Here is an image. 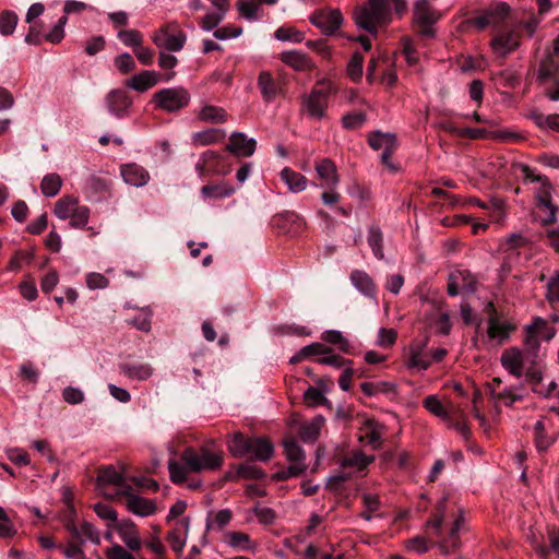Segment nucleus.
<instances>
[{"label": "nucleus", "mask_w": 559, "mask_h": 559, "mask_svg": "<svg viewBox=\"0 0 559 559\" xmlns=\"http://www.w3.org/2000/svg\"><path fill=\"white\" fill-rule=\"evenodd\" d=\"M491 26L498 27L507 19L510 13V7L506 2L491 5L485 11Z\"/></svg>", "instance_id": "nucleus-40"}, {"label": "nucleus", "mask_w": 559, "mask_h": 559, "mask_svg": "<svg viewBox=\"0 0 559 559\" xmlns=\"http://www.w3.org/2000/svg\"><path fill=\"white\" fill-rule=\"evenodd\" d=\"M317 361L320 365L333 366L334 368H337V369L343 368V367L346 368L347 366L353 365V360L345 359L337 354H333L332 352L318 358Z\"/></svg>", "instance_id": "nucleus-63"}, {"label": "nucleus", "mask_w": 559, "mask_h": 559, "mask_svg": "<svg viewBox=\"0 0 559 559\" xmlns=\"http://www.w3.org/2000/svg\"><path fill=\"white\" fill-rule=\"evenodd\" d=\"M374 460L373 456H367L362 452H354L350 455L343 457L341 466L343 468L353 467L356 471L365 469Z\"/></svg>", "instance_id": "nucleus-37"}, {"label": "nucleus", "mask_w": 559, "mask_h": 559, "mask_svg": "<svg viewBox=\"0 0 559 559\" xmlns=\"http://www.w3.org/2000/svg\"><path fill=\"white\" fill-rule=\"evenodd\" d=\"M527 117L543 131L551 130L559 133V114L545 116L540 111L534 109L530 111Z\"/></svg>", "instance_id": "nucleus-25"}, {"label": "nucleus", "mask_w": 559, "mask_h": 559, "mask_svg": "<svg viewBox=\"0 0 559 559\" xmlns=\"http://www.w3.org/2000/svg\"><path fill=\"white\" fill-rule=\"evenodd\" d=\"M75 508L73 504H70L67 513L63 516V525L64 528L70 533L73 539H79L81 543H84V539L81 538L79 526L75 524Z\"/></svg>", "instance_id": "nucleus-53"}, {"label": "nucleus", "mask_w": 559, "mask_h": 559, "mask_svg": "<svg viewBox=\"0 0 559 559\" xmlns=\"http://www.w3.org/2000/svg\"><path fill=\"white\" fill-rule=\"evenodd\" d=\"M312 25L325 36L334 35L343 24V14L338 9H318L309 17Z\"/></svg>", "instance_id": "nucleus-7"}, {"label": "nucleus", "mask_w": 559, "mask_h": 559, "mask_svg": "<svg viewBox=\"0 0 559 559\" xmlns=\"http://www.w3.org/2000/svg\"><path fill=\"white\" fill-rule=\"evenodd\" d=\"M68 22V17L62 15L52 29L45 35V40L51 44H59L64 38V26Z\"/></svg>", "instance_id": "nucleus-60"}, {"label": "nucleus", "mask_w": 559, "mask_h": 559, "mask_svg": "<svg viewBox=\"0 0 559 559\" xmlns=\"http://www.w3.org/2000/svg\"><path fill=\"white\" fill-rule=\"evenodd\" d=\"M123 473L119 472L114 465H107L99 468L97 474V485H123Z\"/></svg>", "instance_id": "nucleus-31"}, {"label": "nucleus", "mask_w": 559, "mask_h": 559, "mask_svg": "<svg viewBox=\"0 0 559 559\" xmlns=\"http://www.w3.org/2000/svg\"><path fill=\"white\" fill-rule=\"evenodd\" d=\"M336 84L329 79L318 80L310 93L301 97L300 111L317 121L326 116L329 100L337 93Z\"/></svg>", "instance_id": "nucleus-3"}, {"label": "nucleus", "mask_w": 559, "mask_h": 559, "mask_svg": "<svg viewBox=\"0 0 559 559\" xmlns=\"http://www.w3.org/2000/svg\"><path fill=\"white\" fill-rule=\"evenodd\" d=\"M106 105L110 114L120 119L129 115L132 99L123 90H111L106 95Z\"/></svg>", "instance_id": "nucleus-9"}, {"label": "nucleus", "mask_w": 559, "mask_h": 559, "mask_svg": "<svg viewBox=\"0 0 559 559\" xmlns=\"http://www.w3.org/2000/svg\"><path fill=\"white\" fill-rule=\"evenodd\" d=\"M537 325H546V321L542 318H536L533 324L526 326V335L524 338V344L534 356L537 355L540 347V342L535 334Z\"/></svg>", "instance_id": "nucleus-41"}, {"label": "nucleus", "mask_w": 559, "mask_h": 559, "mask_svg": "<svg viewBox=\"0 0 559 559\" xmlns=\"http://www.w3.org/2000/svg\"><path fill=\"white\" fill-rule=\"evenodd\" d=\"M126 508L129 512L143 518L154 514L157 510L154 500L138 495H129V499L126 500Z\"/></svg>", "instance_id": "nucleus-17"}, {"label": "nucleus", "mask_w": 559, "mask_h": 559, "mask_svg": "<svg viewBox=\"0 0 559 559\" xmlns=\"http://www.w3.org/2000/svg\"><path fill=\"white\" fill-rule=\"evenodd\" d=\"M281 61L293 68L295 71L307 72L314 69L310 57L298 50L284 51L281 53Z\"/></svg>", "instance_id": "nucleus-15"}, {"label": "nucleus", "mask_w": 559, "mask_h": 559, "mask_svg": "<svg viewBox=\"0 0 559 559\" xmlns=\"http://www.w3.org/2000/svg\"><path fill=\"white\" fill-rule=\"evenodd\" d=\"M258 87L261 91L263 100L266 103L273 102L281 92L278 83L269 71L260 72L258 76Z\"/></svg>", "instance_id": "nucleus-21"}, {"label": "nucleus", "mask_w": 559, "mask_h": 559, "mask_svg": "<svg viewBox=\"0 0 559 559\" xmlns=\"http://www.w3.org/2000/svg\"><path fill=\"white\" fill-rule=\"evenodd\" d=\"M120 371L132 380L144 381L152 377L153 368L148 364H120Z\"/></svg>", "instance_id": "nucleus-24"}, {"label": "nucleus", "mask_w": 559, "mask_h": 559, "mask_svg": "<svg viewBox=\"0 0 559 559\" xmlns=\"http://www.w3.org/2000/svg\"><path fill=\"white\" fill-rule=\"evenodd\" d=\"M118 38L127 47L135 49L143 43V35L138 29H121L118 32Z\"/></svg>", "instance_id": "nucleus-55"}, {"label": "nucleus", "mask_w": 559, "mask_h": 559, "mask_svg": "<svg viewBox=\"0 0 559 559\" xmlns=\"http://www.w3.org/2000/svg\"><path fill=\"white\" fill-rule=\"evenodd\" d=\"M364 56L360 52H355L349 59L346 73L352 81L358 82L362 76Z\"/></svg>", "instance_id": "nucleus-49"}, {"label": "nucleus", "mask_w": 559, "mask_h": 559, "mask_svg": "<svg viewBox=\"0 0 559 559\" xmlns=\"http://www.w3.org/2000/svg\"><path fill=\"white\" fill-rule=\"evenodd\" d=\"M490 46L497 55L506 57L518 48L519 40L512 32L501 33L491 39Z\"/></svg>", "instance_id": "nucleus-20"}, {"label": "nucleus", "mask_w": 559, "mask_h": 559, "mask_svg": "<svg viewBox=\"0 0 559 559\" xmlns=\"http://www.w3.org/2000/svg\"><path fill=\"white\" fill-rule=\"evenodd\" d=\"M265 472L260 466L248 461L237 466V477L242 479H262L265 477Z\"/></svg>", "instance_id": "nucleus-43"}, {"label": "nucleus", "mask_w": 559, "mask_h": 559, "mask_svg": "<svg viewBox=\"0 0 559 559\" xmlns=\"http://www.w3.org/2000/svg\"><path fill=\"white\" fill-rule=\"evenodd\" d=\"M489 135L506 142H512L522 139L520 134L507 131L489 132L486 129L479 128H463L461 131H459V136L472 140L486 139Z\"/></svg>", "instance_id": "nucleus-14"}, {"label": "nucleus", "mask_w": 559, "mask_h": 559, "mask_svg": "<svg viewBox=\"0 0 559 559\" xmlns=\"http://www.w3.org/2000/svg\"><path fill=\"white\" fill-rule=\"evenodd\" d=\"M360 389L366 396L371 397L380 393H389L394 391V385L386 381L362 382L360 384Z\"/></svg>", "instance_id": "nucleus-46"}, {"label": "nucleus", "mask_w": 559, "mask_h": 559, "mask_svg": "<svg viewBox=\"0 0 559 559\" xmlns=\"http://www.w3.org/2000/svg\"><path fill=\"white\" fill-rule=\"evenodd\" d=\"M394 12L401 17L407 11L406 0H390ZM353 19L356 25L366 32L377 36L378 27L390 23L391 10L389 0H367L355 9Z\"/></svg>", "instance_id": "nucleus-1"}, {"label": "nucleus", "mask_w": 559, "mask_h": 559, "mask_svg": "<svg viewBox=\"0 0 559 559\" xmlns=\"http://www.w3.org/2000/svg\"><path fill=\"white\" fill-rule=\"evenodd\" d=\"M121 176L128 185L134 187H143L150 180L147 170L135 163L122 165Z\"/></svg>", "instance_id": "nucleus-16"}, {"label": "nucleus", "mask_w": 559, "mask_h": 559, "mask_svg": "<svg viewBox=\"0 0 559 559\" xmlns=\"http://www.w3.org/2000/svg\"><path fill=\"white\" fill-rule=\"evenodd\" d=\"M190 94L185 87H167L154 93L152 103L156 108L175 112L188 106Z\"/></svg>", "instance_id": "nucleus-5"}, {"label": "nucleus", "mask_w": 559, "mask_h": 559, "mask_svg": "<svg viewBox=\"0 0 559 559\" xmlns=\"http://www.w3.org/2000/svg\"><path fill=\"white\" fill-rule=\"evenodd\" d=\"M314 169L321 180L320 187L335 189L340 182L335 163L330 158H321L316 162Z\"/></svg>", "instance_id": "nucleus-11"}, {"label": "nucleus", "mask_w": 559, "mask_h": 559, "mask_svg": "<svg viewBox=\"0 0 559 559\" xmlns=\"http://www.w3.org/2000/svg\"><path fill=\"white\" fill-rule=\"evenodd\" d=\"M447 509V498H441L433 510L432 518L426 522L427 532H432L436 536H441V525L444 520Z\"/></svg>", "instance_id": "nucleus-29"}, {"label": "nucleus", "mask_w": 559, "mask_h": 559, "mask_svg": "<svg viewBox=\"0 0 559 559\" xmlns=\"http://www.w3.org/2000/svg\"><path fill=\"white\" fill-rule=\"evenodd\" d=\"M307 468L308 466L306 464L293 463L287 468L274 473L271 478L275 481H284L292 477H298L302 475Z\"/></svg>", "instance_id": "nucleus-51"}, {"label": "nucleus", "mask_w": 559, "mask_h": 559, "mask_svg": "<svg viewBox=\"0 0 559 559\" xmlns=\"http://www.w3.org/2000/svg\"><path fill=\"white\" fill-rule=\"evenodd\" d=\"M515 330V325L510 322H500L496 316L488 319L487 335L491 340H498L504 343L509 340L510 333Z\"/></svg>", "instance_id": "nucleus-22"}, {"label": "nucleus", "mask_w": 559, "mask_h": 559, "mask_svg": "<svg viewBox=\"0 0 559 559\" xmlns=\"http://www.w3.org/2000/svg\"><path fill=\"white\" fill-rule=\"evenodd\" d=\"M227 544L233 548L248 550L252 548L250 536L242 532H228L225 535Z\"/></svg>", "instance_id": "nucleus-48"}, {"label": "nucleus", "mask_w": 559, "mask_h": 559, "mask_svg": "<svg viewBox=\"0 0 559 559\" xmlns=\"http://www.w3.org/2000/svg\"><path fill=\"white\" fill-rule=\"evenodd\" d=\"M90 209L85 205H78L70 217V226L73 228H84L88 222Z\"/></svg>", "instance_id": "nucleus-58"}, {"label": "nucleus", "mask_w": 559, "mask_h": 559, "mask_svg": "<svg viewBox=\"0 0 559 559\" xmlns=\"http://www.w3.org/2000/svg\"><path fill=\"white\" fill-rule=\"evenodd\" d=\"M19 17L15 12L5 10L0 14V34L3 36L12 35Z\"/></svg>", "instance_id": "nucleus-50"}, {"label": "nucleus", "mask_w": 559, "mask_h": 559, "mask_svg": "<svg viewBox=\"0 0 559 559\" xmlns=\"http://www.w3.org/2000/svg\"><path fill=\"white\" fill-rule=\"evenodd\" d=\"M115 528L119 534L120 538L124 543V545L130 550H140L142 547V542L140 538V534L135 523L131 520H121L116 525Z\"/></svg>", "instance_id": "nucleus-12"}, {"label": "nucleus", "mask_w": 559, "mask_h": 559, "mask_svg": "<svg viewBox=\"0 0 559 559\" xmlns=\"http://www.w3.org/2000/svg\"><path fill=\"white\" fill-rule=\"evenodd\" d=\"M353 285L365 296L376 299L377 287L372 278L360 270H355L350 274Z\"/></svg>", "instance_id": "nucleus-23"}, {"label": "nucleus", "mask_w": 559, "mask_h": 559, "mask_svg": "<svg viewBox=\"0 0 559 559\" xmlns=\"http://www.w3.org/2000/svg\"><path fill=\"white\" fill-rule=\"evenodd\" d=\"M367 120V115L362 111L348 112L342 117V126L347 130L360 128Z\"/></svg>", "instance_id": "nucleus-56"}, {"label": "nucleus", "mask_w": 559, "mask_h": 559, "mask_svg": "<svg viewBox=\"0 0 559 559\" xmlns=\"http://www.w3.org/2000/svg\"><path fill=\"white\" fill-rule=\"evenodd\" d=\"M62 186V179L58 174L46 175L40 182V191L47 198L56 197Z\"/></svg>", "instance_id": "nucleus-39"}, {"label": "nucleus", "mask_w": 559, "mask_h": 559, "mask_svg": "<svg viewBox=\"0 0 559 559\" xmlns=\"http://www.w3.org/2000/svg\"><path fill=\"white\" fill-rule=\"evenodd\" d=\"M502 367L515 378L523 376L524 358L523 353L518 347L506 349L500 358Z\"/></svg>", "instance_id": "nucleus-13"}, {"label": "nucleus", "mask_w": 559, "mask_h": 559, "mask_svg": "<svg viewBox=\"0 0 559 559\" xmlns=\"http://www.w3.org/2000/svg\"><path fill=\"white\" fill-rule=\"evenodd\" d=\"M424 406L435 416L441 418L442 420H448L451 418L452 408L447 409L443 404L435 396L429 395L424 400Z\"/></svg>", "instance_id": "nucleus-44"}, {"label": "nucleus", "mask_w": 559, "mask_h": 559, "mask_svg": "<svg viewBox=\"0 0 559 559\" xmlns=\"http://www.w3.org/2000/svg\"><path fill=\"white\" fill-rule=\"evenodd\" d=\"M78 205L79 201L76 198L66 195L56 202L53 213L58 218L67 219L71 217Z\"/></svg>", "instance_id": "nucleus-36"}, {"label": "nucleus", "mask_w": 559, "mask_h": 559, "mask_svg": "<svg viewBox=\"0 0 559 559\" xmlns=\"http://www.w3.org/2000/svg\"><path fill=\"white\" fill-rule=\"evenodd\" d=\"M559 74V62H557L552 58H548L540 62L537 71V79L540 82H545L547 80H554L556 83V80H558Z\"/></svg>", "instance_id": "nucleus-38"}, {"label": "nucleus", "mask_w": 559, "mask_h": 559, "mask_svg": "<svg viewBox=\"0 0 559 559\" xmlns=\"http://www.w3.org/2000/svg\"><path fill=\"white\" fill-rule=\"evenodd\" d=\"M235 188L226 181L214 185H205L201 188V194L204 199H223L231 195Z\"/></svg>", "instance_id": "nucleus-30"}, {"label": "nucleus", "mask_w": 559, "mask_h": 559, "mask_svg": "<svg viewBox=\"0 0 559 559\" xmlns=\"http://www.w3.org/2000/svg\"><path fill=\"white\" fill-rule=\"evenodd\" d=\"M226 136V133L222 129H206L200 132H197L192 135V141L197 145H211L215 143L222 142Z\"/></svg>", "instance_id": "nucleus-33"}, {"label": "nucleus", "mask_w": 559, "mask_h": 559, "mask_svg": "<svg viewBox=\"0 0 559 559\" xmlns=\"http://www.w3.org/2000/svg\"><path fill=\"white\" fill-rule=\"evenodd\" d=\"M396 135L394 133H383L379 130L373 131L368 134V144L369 146L374 150H381L386 147L388 144L395 143L396 142Z\"/></svg>", "instance_id": "nucleus-42"}, {"label": "nucleus", "mask_w": 559, "mask_h": 559, "mask_svg": "<svg viewBox=\"0 0 559 559\" xmlns=\"http://www.w3.org/2000/svg\"><path fill=\"white\" fill-rule=\"evenodd\" d=\"M152 41L158 48H163L168 51H180L187 41V35L186 33L169 35L153 34Z\"/></svg>", "instance_id": "nucleus-19"}, {"label": "nucleus", "mask_w": 559, "mask_h": 559, "mask_svg": "<svg viewBox=\"0 0 559 559\" xmlns=\"http://www.w3.org/2000/svg\"><path fill=\"white\" fill-rule=\"evenodd\" d=\"M281 178L287 185L289 191L294 193L304 191L308 185V179L302 174L289 167H285L281 171Z\"/></svg>", "instance_id": "nucleus-26"}, {"label": "nucleus", "mask_w": 559, "mask_h": 559, "mask_svg": "<svg viewBox=\"0 0 559 559\" xmlns=\"http://www.w3.org/2000/svg\"><path fill=\"white\" fill-rule=\"evenodd\" d=\"M238 11L241 17L248 21H254L260 17V4L255 0H241L237 3Z\"/></svg>", "instance_id": "nucleus-47"}, {"label": "nucleus", "mask_w": 559, "mask_h": 559, "mask_svg": "<svg viewBox=\"0 0 559 559\" xmlns=\"http://www.w3.org/2000/svg\"><path fill=\"white\" fill-rule=\"evenodd\" d=\"M159 81L160 75L157 72L145 70L130 78L126 85L129 88L143 93L155 86Z\"/></svg>", "instance_id": "nucleus-18"}, {"label": "nucleus", "mask_w": 559, "mask_h": 559, "mask_svg": "<svg viewBox=\"0 0 559 559\" xmlns=\"http://www.w3.org/2000/svg\"><path fill=\"white\" fill-rule=\"evenodd\" d=\"M536 199V205L539 209H546L547 214L545 217L542 218L543 225H550L554 224L557 219V212L558 206L552 203V197H551V185L549 180H545V182L540 183V187L535 195Z\"/></svg>", "instance_id": "nucleus-8"}, {"label": "nucleus", "mask_w": 559, "mask_h": 559, "mask_svg": "<svg viewBox=\"0 0 559 559\" xmlns=\"http://www.w3.org/2000/svg\"><path fill=\"white\" fill-rule=\"evenodd\" d=\"M198 118L204 122L224 123L227 121L228 115L222 107L205 105L200 109Z\"/></svg>", "instance_id": "nucleus-32"}, {"label": "nucleus", "mask_w": 559, "mask_h": 559, "mask_svg": "<svg viewBox=\"0 0 559 559\" xmlns=\"http://www.w3.org/2000/svg\"><path fill=\"white\" fill-rule=\"evenodd\" d=\"M408 368H416L418 370H427L431 362L423 358V346L411 347L409 358L407 361Z\"/></svg>", "instance_id": "nucleus-54"}, {"label": "nucleus", "mask_w": 559, "mask_h": 559, "mask_svg": "<svg viewBox=\"0 0 559 559\" xmlns=\"http://www.w3.org/2000/svg\"><path fill=\"white\" fill-rule=\"evenodd\" d=\"M449 428L455 429L464 440H469L471 429L466 423L465 414L461 408L452 407L451 418L445 420Z\"/></svg>", "instance_id": "nucleus-28"}, {"label": "nucleus", "mask_w": 559, "mask_h": 559, "mask_svg": "<svg viewBox=\"0 0 559 559\" xmlns=\"http://www.w3.org/2000/svg\"><path fill=\"white\" fill-rule=\"evenodd\" d=\"M323 423L324 418L322 416H317L312 421L304 424L299 431L300 439L304 442H314L320 435Z\"/></svg>", "instance_id": "nucleus-34"}, {"label": "nucleus", "mask_w": 559, "mask_h": 559, "mask_svg": "<svg viewBox=\"0 0 559 559\" xmlns=\"http://www.w3.org/2000/svg\"><path fill=\"white\" fill-rule=\"evenodd\" d=\"M275 38L282 41L301 43L305 39V34L294 27H280L275 32Z\"/></svg>", "instance_id": "nucleus-61"}, {"label": "nucleus", "mask_w": 559, "mask_h": 559, "mask_svg": "<svg viewBox=\"0 0 559 559\" xmlns=\"http://www.w3.org/2000/svg\"><path fill=\"white\" fill-rule=\"evenodd\" d=\"M283 444L284 453L289 462L305 464V451L295 440H286Z\"/></svg>", "instance_id": "nucleus-45"}, {"label": "nucleus", "mask_w": 559, "mask_h": 559, "mask_svg": "<svg viewBox=\"0 0 559 559\" xmlns=\"http://www.w3.org/2000/svg\"><path fill=\"white\" fill-rule=\"evenodd\" d=\"M228 451L234 457L248 456L249 461L267 462L274 454V447L269 438L246 437L236 432L228 441Z\"/></svg>", "instance_id": "nucleus-2"}, {"label": "nucleus", "mask_w": 559, "mask_h": 559, "mask_svg": "<svg viewBox=\"0 0 559 559\" xmlns=\"http://www.w3.org/2000/svg\"><path fill=\"white\" fill-rule=\"evenodd\" d=\"M168 471L170 480L174 484H182L187 479V472L189 471L187 465H181L178 462L171 460L168 462Z\"/></svg>", "instance_id": "nucleus-59"}, {"label": "nucleus", "mask_w": 559, "mask_h": 559, "mask_svg": "<svg viewBox=\"0 0 559 559\" xmlns=\"http://www.w3.org/2000/svg\"><path fill=\"white\" fill-rule=\"evenodd\" d=\"M255 147L257 142L254 139H248L242 132H233L226 145V151L236 157H250L253 155Z\"/></svg>", "instance_id": "nucleus-10"}, {"label": "nucleus", "mask_w": 559, "mask_h": 559, "mask_svg": "<svg viewBox=\"0 0 559 559\" xmlns=\"http://www.w3.org/2000/svg\"><path fill=\"white\" fill-rule=\"evenodd\" d=\"M322 340L328 342V343H330V344L337 345L338 348L342 352H344V353H348L349 352V343H348V341L337 330L325 331L322 334Z\"/></svg>", "instance_id": "nucleus-57"}, {"label": "nucleus", "mask_w": 559, "mask_h": 559, "mask_svg": "<svg viewBox=\"0 0 559 559\" xmlns=\"http://www.w3.org/2000/svg\"><path fill=\"white\" fill-rule=\"evenodd\" d=\"M304 400L309 406L325 405L329 403L324 394L314 386H309L304 393Z\"/></svg>", "instance_id": "nucleus-64"}, {"label": "nucleus", "mask_w": 559, "mask_h": 559, "mask_svg": "<svg viewBox=\"0 0 559 559\" xmlns=\"http://www.w3.org/2000/svg\"><path fill=\"white\" fill-rule=\"evenodd\" d=\"M182 462L187 465L189 472L216 471L223 465V454L213 452L206 447L200 450L187 448L181 454Z\"/></svg>", "instance_id": "nucleus-4"}, {"label": "nucleus", "mask_w": 559, "mask_h": 559, "mask_svg": "<svg viewBox=\"0 0 559 559\" xmlns=\"http://www.w3.org/2000/svg\"><path fill=\"white\" fill-rule=\"evenodd\" d=\"M413 21L419 27V34L424 37L433 38L436 32L432 25L440 19V13L433 10L428 0H417L414 3Z\"/></svg>", "instance_id": "nucleus-6"}, {"label": "nucleus", "mask_w": 559, "mask_h": 559, "mask_svg": "<svg viewBox=\"0 0 559 559\" xmlns=\"http://www.w3.org/2000/svg\"><path fill=\"white\" fill-rule=\"evenodd\" d=\"M367 240L374 257L379 260H382L384 258L383 234L378 225H371L369 227Z\"/></svg>", "instance_id": "nucleus-35"}, {"label": "nucleus", "mask_w": 559, "mask_h": 559, "mask_svg": "<svg viewBox=\"0 0 559 559\" xmlns=\"http://www.w3.org/2000/svg\"><path fill=\"white\" fill-rule=\"evenodd\" d=\"M365 427L368 429L366 432V439L368 443L372 447V449L378 450L381 448L383 442V436L385 432V427L383 424L374 420L367 419L365 421Z\"/></svg>", "instance_id": "nucleus-27"}, {"label": "nucleus", "mask_w": 559, "mask_h": 559, "mask_svg": "<svg viewBox=\"0 0 559 559\" xmlns=\"http://www.w3.org/2000/svg\"><path fill=\"white\" fill-rule=\"evenodd\" d=\"M534 430H535L536 448L539 451L547 450L551 445L552 441L546 435L544 423L542 420L536 421V424L534 426Z\"/></svg>", "instance_id": "nucleus-62"}, {"label": "nucleus", "mask_w": 559, "mask_h": 559, "mask_svg": "<svg viewBox=\"0 0 559 559\" xmlns=\"http://www.w3.org/2000/svg\"><path fill=\"white\" fill-rule=\"evenodd\" d=\"M513 386L506 388L501 392H495L491 390V397L497 401L503 402L507 407H512L515 402L522 401L524 395L514 392Z\"/></svg>", "instance_id": "nucleus-52"}]
</instances>
